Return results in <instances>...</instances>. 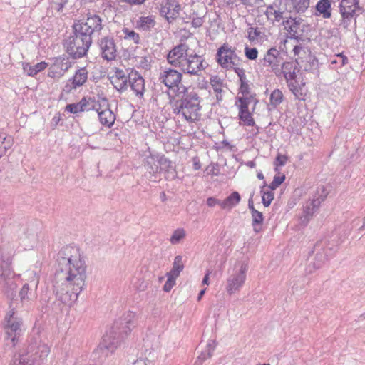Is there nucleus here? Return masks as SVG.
Listing matches in <instances>:
<instances>
[{
	"instance_id": "nucleus-1",
	"label": "nucleus",
	"mask_w": 365,
	"mask_h": 365,
	"mask_svg": "<svg viewBox=\"0 0 365 365\" xmlns=\"http://www.w3.org/2000/svg\"><path fill=\"white\" fill-rule=\"evenodd\" d=\"M57 264L63 282L56 289V295L62 303L71 306L85 287L87 277L86 258L78 247L66 245L58 252Z\"/></svg>"
},
{
	"instance_id": "nucleus-2",
	"label": "nucleus",
	"mask_w": 365,
	"mask_h": 365,
	"mask_svg": "<svg viewBox=\"0 0 365 365\" xmlns=\"http://www.w3.org/2000/svg\"><path fill=\"white\" fill-rule=\"evenodd\" d=\"M168 62L185 73L200 76L207 64L204 58L192 51L186 43L175 46L168 54Z\"/></svg>"
},
{
	"instance_id": "nucleus-3",
	"label": "nucleus",
	"mask_w": 365,
	"mask_h": 365,
	"mask_svg": "<svg viewBox=\"0 0 365 365\" xmlns=\"http://www.w3.org/2000/svg\"><path fill=\"white\" fill-rule=\"evenodd\" d=\"M182 92L185 94L181 99L170 101L173 113L190 123L200 120L202 106L198 94L194 91H189L185 87H182Z\"/></svg>"
},
{
	"instance_id": "nucleus-4",
	"label": "nucleus",
	"mask_w": 365,
	"mask_h": 365,
	"mask_svg": "<svg viewBox=\"0 0 365 365\" xmlns=\"http://www.w3.org/2000/svg\"><path fill=\"white\" fill-rule=\"evenodd\" d=\"M135 314L133 312H128L123 316L121 320V327H115L119 329V331L115 330V328L110 329L103 336L102 341H101L98 351H101L106 356L109 353H113L117 349L120 344V340L127 336L135 327L134 323Z\"/></svg>"
},
{
	"instance_id": "nucleus-5",
	"label": "nucleus",
	"mask_w": 365,
	"mask_h": 365,
	"mask_svg": "<svg viewBox=\"0 0 365 365\" xmlns=\"http://www.w3.org/2000/svg\"><path fill=\"white\" fill-rule=\"evenodd\" d=\"M14 252L6 245L0 250V287L8 296L13 295L17 287L20 275L16 274L12 268Z\"/></svg>"
},
{
	"instance_id": "nucleus-6",
	"label": "nucleus",
	"mask_w": 365,
	"mask_h": 365,
	"mask_svg": "<svg viewBox=\"0 0 365 365\" xmlns=\"http://www.w3.org/2000/svg\"><path fill=\"white\" fill-rule=\"evenodd\" d=\"M280 49L286 53H292V57L294 58L296 61L295 63L304 67L306 71L310 70L312 66L311 64L304 66V62H309L312 66L317 63L314 57L312 56L310 51L298 43L297 38H289L284 40L283 43H281Z\"/></svg>"
},
{
	"instance_id": "nucleus-7",
	"label": "nucleus",
	"mask_w": 365,
	"mask_h": 365,
	"mask_svg": "<svg viewBox=\"0 0 365 365\" xmlns=\"http://www.w3.org/2000/svg\"><path fill=\"white\" fill-rule=\"evenodd\" d=\"M249 269L246 262H237L234 266L228 270V276L226 279L225 290L229 295L239 292L245 284L247 273Z\"/></svg>"
},
{
	"instance_id": "nucleus-8",
	"label": "nucleus",
	"mask_w": 365,
	"mask_h": 365,
	"mask_svg": "<svg viewBox=\"0 0 365 365\" xmlns=\"http://www.w3.org/2000/svg\"><path fill=\"white\" fill-rule=\"evenodd\" d=\"M39 229L37 226L31 225L14 227L13 237L18 242L23 250H30L36 247L40 241Z\"/></svg>"
},
{
	"instance_id": "nucleus-9",
	"label": "nucleus",
	"mask_w": 365,
	"mask_h": 365,
	"mask_svg": "<svg viewBox=\"0 0 365 365\" xmlns=\"http://www.w3.org/2000/svg\"><path fill=\"white\" fill-rule=\"evenodd\" d=\"M92 43V38L74 30L73 35L71 36L65 43L66 51L69 55L75 58L84 56Z\"/></svg>"
},
{
	"instance_id": "nucleus-10",
	"label": "nucleus",
	"mask_w": 365,
	"mask_h": 365,
	"mask_svg": "<svg viewBox=\"0 0 365 365\" xmlns=\"http://www.w3.org/2000/svg\"><path fill=\"white\" fill-rule=\"evenodd\" d=\"M26 351L34 365H41L46 361L51 350L41 336L36 334L29 340Z\"/></svg>"
},
{
	"instance_id": "nucleus-11",
	"label": "nucleus",
	"mask_w": 365,
	"mask_h": 365,
	"mask_svg": "<svg viewBox=\"0 0 365 365\" xmlns=\"http://www.w3.org/2000/svg\"><path fill=\"white\" fill-rule=\"evenodd\" d=\"M216 58L221 67L227 69H233L237 73V69H242L239 67L240 59L235 52V48L228 43H223L217 50Z\"/></svg>"
},
{
	"instance_id": "nucleus-12",
	"label": "nucleus",
	"mask_w": 365,
	"mask_h": 365,
	"mask_svg": "<svg viewBox=\"0 0 365 365\" xmlns=\"http://www.w3.org/2000/svg\"><path fill=\"white\" fill-rule=\"evenodd\" d=\"M4 328L7 339L11 340L13 346H15L24 328L21 318L19 317L14 310L6 315Z\"/></svg>"
},
{
	"instance_id": "nucleus-13",
	"label": "nucleus",
	"mask_w": 365,
	"mask_h": 365,
	"mask_svg": "<svg viewBox=\"0 0 365 365\" xmlns=\"http://www.w3.org/2000/svg\"><path fill=\"white\" fill-rule=\"evenodd\" d=\"M102 29V19L96 14L89 15L85 21H79L73 25V30L79 31L91 38L95 33H98Z\"/></svg>"
},
{
	"instance_id": "nucleus-14",
	"label": "nucleus",
	"mask_w": 365,
	"mask_h": 365,
	"mask_svg": "<svg viewBox=\"0 0 365 365\" xmlns=\"http://www.w3.org/2000/svg\"><path fill=\"white\" fill-rule=\"evenodd\" d=\"M284 63L280 51L274 47L269 48L264 56L262 65L277 76L282 75V64Z\"/></svg>"
},
{
	"instance_id": "nucleus-15",
	"label": "nucleus",
	"mask_w": 365,
	"mask_h": 365,
	"mask_svg": "<svg viewBox=\"0 0 365 365\" xmlns=\"http://www.w3.org/2000/svg\"><path fill=\"white\" fill-rule=\"evenodd\" d=\"M26 274L29 283L24 284L19 292L20 299L23 304L36 299V290L39 282L38 277L34 271H28Z\"/></svg>"
},
{
	"instance_id": "nucleus-16",
	"label": "nucleus",
	"mask_w": 365,
	"mask_h": 365,
	"mask_svg": "<svg viewBox=\"0 0 365 365\" xmlns=\"http://www.w3.org/2000/svg\"><path fill=\"white\" fill-rule=\"evenodd\" d=\"M359 9L357 0H341L339 11L342 17L341 24L344 28L349 26Z\"/></svg>"
},
{
	"instance_id": "nucleus-17",
	"label": "nucleus",
	"mask_w": 365,
	"mask_h": 365,
	"mask_svg": "<svg viewBox=\"0 0 365 365\" xmlns=\"http://www.w3.org/2000/svg\"><path fill=\"white\" fill-rule=\"evenodd\" d=\"M315 256L314 261L311 262L306 268L307 274H312L315 270L321 268L328 260V250L324 248L322 242H318L314 247Z\"/></svg>"
},
{
	"instance_id": "nucleus-18",
	"label": "nucleus",
	"mask_w": 365,
	"mask_h": 365,
	"mask_svg": "<svg viewBox=\"0 0 365 365\" xmlns=\"http://www.w3.org/2000/svg\"><path fill=\"white\" fill-rule=\"evenodd\" d=\"M180 9L181 6L176 0H162L160 4V14L168 23L178 17Z\"/></svg>"
},
{
	"instance_id": "nucleus-19",
	"label": "nucleus",
	"mask_w": 365,
	"mask_h": 365,
	"mask_svg": "<svg viewBox=\"0 0 365 365\" xmlns=\"http://www.w3.org/2000/svg\"><path fill=\"white\" fill-rule=\"evenodd\" d=\"M182 75L180 72L173 68H165L160 72L159 79L168 88H180Z\"/></svg>"
},
{
	"instance_id": "nucleus-20",
	"label": "nucleus",
	"mask_w": 365,
	"mask_h": 365,
	"mask_svg": "<svg viewBox=\"0 0 365 365\" xmlns=\"http://www.w3.org/2000/svg\"><path fill=\"white\" fill-rule=\"evenodd\" d=\"M327 193L324 186H319L317 188L314 197L307 201L304 206V212L307 216L311 217L313 215L321 203L327 197Z\"/></svg>"
},
{
	"instance_id": "nucleus-21",
	"label": "nucleus",
	"mask_w": 365,
	"mask_h": 365,
	"mask_svg": "<svg viewBox=\"0 0 365 365\" xmlns=\"http://www.w3.org/2000/svg\"><path fill=\"white\" fill-rule=\"evenodd\" d=\"M71 66V62L67 58H56L48 69V76L54 79H59L63 76Z\"/></svg>"
},
{
	"instance_id": "nucleus-22",
	"label": "nucleus",
	"mask_w": 365,
	"mask_h": 365,
	"mask_svg": "<svg viewBox=\"0 0 365 365\" xmlns=\"http://www.w3.org/2000/svg\"><path fill=\"white\" fill-rule=\"evenodd\" d=\"M88 73L85 67L77 70L72 78L69 79L64 86V91L71 92L85 84L88 79Z\"/></svg>"
},
{
	"instance_id": "nucleus-23",
	"label": "nucleus",
	"mask_w": 365,
	"mask_h": 365,
	"mask_svg": "<svg viewBox=\"0 0 365 365\" xmlns=\"http://www.w3.org/2000/svg\"><path fill=\"white\" fill-rule=\"evenodd\" d=\"M110 83L120 92H123L128 87L129 74L126 71L115 68L110 76Z\"/></svg>"
},
{
	"instance_id": "nucleus-24",
	"label": "nucleus",
	"mask_w": 365,
	"mask_h": 365,
	"mask_svg": "<svg viewBox=\"0 0 365 365\" xmlns=\"http://www.w3.org/2000/svg\"><path fill=\"white\" fill-rule=\"evenodd\" d=\"M99 47L102 57L107 61H112L116 57V46L112 37L106 36L99 41Z\"/></svg>"
},
{
	"instance_id": "nucleus-25",
	"label": "nucleus",
	"mask_w": 365,
	"mask_h": 365,
	"mask_svg": "<svg viewBox=\"0 0 365 365\" xmlns=\"http://www.w3.org/2000/svg\"><path fill=\"white\" fill-rule=\"evenodd\" d=\"M106 103V106H99V108L94 107L93 108L97 111L98 119L100 123L108 128H111L115 120V115L113 112L109 108L108 104L106 101H105Z\"/></svg>"
},
{
	"instance_id": "nucleus-26",
	"label": "nucleus",
	"mask_w": 365,
	"mask_h": 365,
	"mask_svg": "<svg viewBox=\"0 0 365 365\" xmlns=\"http://www.w3.org/2000/svg\"><path fill=\"white\" fill-rule=\"evenodd\" d=\"M128 83L132 91L138 97H143L145 91L144 78L136 71L129 73Z\"/></svg>"
},
{
	"instance_id": "nucleus-27",
	"label": "nucleus",
	"mask_w": 365,
	"mask_h": 365,
	"mask_svg": "<svg viewBox=\"0 0 365 365\" xmlns=\"http://www.w3.org/2000/svg\"><path fill=\"white\" fill-rule=\"evenodd\" d=\"M158 154L150 155L146 157L145 167L148 173V178L150 181H156L159 175Z\"/></svg>"
},
{
	"instance_id": "nucleus-28",
	"label": "nucleus",
	"mask_w": 365,
	"mask_h": 365,
	"mask_svg": "<svg viewBox=\"0 0 365 365\" xmlns=\"http://www.w3.org/2000/svg\"><path fill=\"white\" fill-rule=\"evenodd\" d=\"M237 74L240 81V91L237 98H246L251 100L256 99L255 95L252 93L250 86L246 80L245 70L237 69Z\"/></svg>"
},
{
	"instance_id": "nucleus-29",
	"label": "nucleus",
	"mask_w": 365,
	"mask_h": 365,
	"mask_svg": "<svg viewBox=\"0 0 365 365\" xmlns=\"http://www.w3.org/2000/svg\"><path fill=\"white\" fill-rule=\"evenodd\" d=\"M290 91L294 95L296 98L303 100L307 94L305 83L300 80L299 77L294 80L287 82Z\"/></svg>"
},
{
	"instance_id": "nucleus-30",
	"label": "nucleus",
	"mask_w": 365,
	"mask_h": 365,
	"mask_svg": "<svg viewBox=\"0 0 365 365\" xmlns=\"http://www.w3.org/2000/svg\"><path fill=\"white\" fill-rule=\"evenodd\" d=\"M331 4L330 0H319L315 6L314 15L322 17L323 19H329L331 16Z\"/></svg>"
},
{
	"instance_id": "nucleus-31",
	"label": "nucleus",
	"mask_w": 365,
	"mask_h": 365,
	"mask_svg": "<svg viewBox=\"0 0 365 365\" xmlns=\"http://www.w3.org/2000/svg\"><path fill=\"white\" fill-rule=\"evenodd\" d=\"M156 24L155 16H140L135 22V28L143 31H150Z\"/></svg>"
},
{
	"instance_id": "nucleus-32",
	"label": "nucleus",
	"mask_w": 365,
	"mask_h": 365,
	"mask_svg": "<svg viewBox=\"0 0 365 365\" xmlns=\"http://www.w3.org/2000/svg\"><path fill=\"white\" fill-rule=\"evenodd\" d=\"M281 68L282 74L284 76L286 82L294 80L298 77L297 75L298 69L295 63L289 61L284 62Z\"/></svg>"
},
{
	"instance_id": "nucleus-33",
	"label": "nucleus",
	"mask_w": 365,
	"mask_h": 365,
	"mask_svg": "<svg viewBox=\"0 0 365 365\" xmlns=\"http://www.w3.org/2000/svg\"><path fill=\"white\" fill-rule=\"evenodd\" d=\"M264 14L267 20L272 24L279 22L284 19L283 12L277 6L270 5L267 7Z\"/></svg>"
},
{
	"instance_id": "nucleus-34",
	"label": "nucleus",
	"mask_w": 365,
	"mask_h": 365,
	"mask_svg": "<svg viewBox=\"0 0 365 365\" xmlns=\"http://www.w3.org/2000/svg\"><path fill=\"white\" fill-rule=\"evenodd\" d=\"M47 66L48 63L45 61L38 63L34 66H32L29 63H23V70L27 76H34L38 73L43 71Z\"/></svg>"
},
{
	"instance_id": "nucleus-35",
	"label": "nucleus",
	"mask_w": 365,
	"mask_h": 365,
	"mask_svg": "<svg viewBox=\"0 0 365 365\" xmlns=\"http://www.w3.org/2000/svg\"><path fill=\"white\" fill-rule=\"evenodd\" d=\"M240 199V194L237 192H233L227 198L221 201V208L230 210L239 204Z\"/></svg>"
},
{
	"instance_id": "nucleus-36",
	"label": "nucleus",
	"mask_w": 365,
	"mask_h": 365,
	"mask_svg": "<svg viewBox=\"0 0 365 365\" xmlns=\"http://www.w3.org/2000/svg\"><path fill=\"white\" fill-rule=\"evenodd\" d=\"M215 349V343L213 340L208 341L206 349L201 354L197 357L195 362V365H201L207 359H210Z\"/></svg>"
},
{
	"instance_id": "nucleus-37",
	"label": "nucleus",
	"mask_w": 365,
	"mask_h": 365,
	"mask_svg": "<svg viewBox=\"0 0 365 365\" xmlns=\"http://www.w3.org/2000/svg\"><path fill=\"white\" fill-rule=\"evenodd\" d=\"M88 105V101L86 98H83L78 103H71L68 104L66 107V110L73 114H76L81 112H83L85 110H88L89 108H87Z\"/></svg>"
},
{
	"instance_id": "nucleus-38",
	"label": "nucleus",
	"mask_w": 365,
	"mask_h": 365,
	"mask_svg": "<svg viewBox=\"0 0 365 365\" xmlns=\"http://www.w3.org/2000/svg\"><path fill=\"white\" fill-rule=\"evenodd\" d=\"M120 38L135 45L139 44L140 41L139 34L134 30H131L127 27L122 29Z\"/></svg>"
},
{
	"instance_id": "nucleus-39",
	"label": "nucleus",
	"mask_w": 365,
	"mask_h": 365,
	"mask_svg": "<svg viewBox=\"0 0 365 365\" xmlns=\"http://www.w3.org/2000/svg\"><path fill=\"white\" fill-rule=\"evenodd\" d=\"M284 29L288 31L290 35L289 38H297L298 29L299 27V22L296 19L289 18L286 21H283Z\"/></svg>"
},
{
	"instance_id": "nucleus-40",
	"label": "nucleus",
	"mask_w": 365,
	"mask_h": 365,
	"mask_svg": "<svg viewBox=\"0 0 365 365\" xmlns=\"http://www.w3.org/2000/svg\"><path fill=\"white\" fill-rule=\"evenodd\" d=\"M10 365H34L29 358V355H26V351L24 350L21 353L15 355Z\"/></svg>"
},
{
	"instance_id": "nucleus-41",
	"label": "nucleus",
	"mask_w": 365,
	"mask_h": 365,
	"mask_svg": "<svg viewBox=\"0 0 365 365\" xmlns=\"http://www.w3.org/2000/svg\"><path fill=\"white\" fill-rule=\"evenodd\" d=\"M11 137L5 133H0V158L6 153V150L12 146Z\"/></svg>"
},
{
	"instance_id": "nucleus-42",
	"label": "nucleus",
	"mask_w": 365,
	"mask_h": 365,
	"mask_svg": "<svg viewBox=\"0 0 365 365\" xmlns=\"http://www.w3.org/2000/svg\"><path fill=\"white\" fill-rule=\"evenodd\" d=\"M262 200L265 207H268L274 199V190L267 187V185L264 183L261 187Z\"/></svg>"
},
{
	"instance_id": "nucleus-43",
	"label": "nucleus",
	"mask_w": 365,
	"mask_h": 365,
	"mask_svg": "<svg viewBox=\"0 0 365 365\" xmlns=\"http://www.w3.org/2000/svg\"><path fill=\"white\" fill-rule=\"evenodd\" d=\"M252 215V225L255 232H259L262 230L261 225L264 221V217L261 212L253 211Z\"/></svg>"
},
{
	"instance_id": "nucleus-44",
	"label": "nucleus",
	"mask_w": 365,
	"mask_h": 365,
	"mask_svg": "<svg viewBox=\"0 0 365 365\" xmlns=\"http://www.w3.org/2000/svg\"><path fill=\"white\" fill-rule=\"evenodd\" d=\"M210 85L214 92L216 93L217 100L221 99V94L222 91V80L217 76H213L210 78Z\"/></svg>"
},
{
	"instance_id": "nucleus-45",
	"label": "nucleus",
	"mask_w": 365,
	"mask_h": 365,
	"mask_svg": "<svg viewBox=\"0 0 365 365\" xmlns=\"http://www.w3.org/2000/svg\"><path fill=\"white\" fill-rule=\"evenodd\" d=\"M257 103V101L256 99L251 100L246 98H237L235 105L238 108L239 111L250 112L248 110L249 105L251 103L255 105Z\"/></svg>"
},
{
	"instance_id": "nucleus-46",
	"label": "nucleus",
	"mask_w": 365,
	"mask_h": 365,
	"mask_svg": "<svg viewBox=\"0 0 365 365\" xmlns=\"http://www.w3.org/2000/svg\"><path fill=\"white\" fill-rule=\"evenodd\" d=\"M292 9L297 12H304L309 6V0H290Z\"/></svg>"
},
{
	"instance_id": "nucleus-47",
	"label": "nucleus",
	"mask_w": 365,
	"mask_h": 365,
	"mask_svg": "<svg viewBox=\"0 0 365 365\" xmlns=\"http://www.w3.org/2000/svg\"><path fill=\"white\" fill-rule=\"evenodd\" d=\"M186 237V231L183 228H178L173 231L170 238V242L172 245L180 243Z\"/></svg>"
},
{
	"instance_id": "nucleus-48",
	"label": "nucleus",
	"mask_w": 365,
	"mask_h": 365,
	"mask_svg": "<svg viewBox=\"0 0 365 365\" xmlns=\"http://www.w3.org/2000/svg\"><path fill=\"white\" fill-rule=\"evenodd\" d=\"M283 93L279 89H274L270 95V103L276 107L283 101Z\"/></svg>"
},
{
	"instance_id": "nucleus-49",
	"label": "nucleus",
	"mask_w": 365,
	"mask_h": 365,
	"mask_svg": "<svg viewBox=\"0 0 365 365\" xmlns=\"http://www.w3.org/2000/svg\"><path fill=\"white\" fill-rule=\"evenodd\" d=\"M159 174L163 171H169L172 168L171 162L163 155H158Z\"/></svg>"
},
{
	"instance_id": "nucleus-50",
	"label": "nucleus",
	"mask_w": 365,
	"mask_h": 365,
	"mask_svg": "<svg viewBox=\"0 0 365 365\" xmlns=\"http://www.w3.org/2000/svg\"><path fill=\"white\" fill-rule=\"evenodd\" d=\"M239 118L246 125L252 126L255 124L254 119L250 112L239 111Z\"/></svg>"
},
{
	"instance_id": "nucleus-51",
	"label": "nucleus",
	"mask_w": 365,
	"mask_h": 365,
	"mask_svg": "<svg viewBox=\"0 0 365 365\" xmlns=\"http://www.w3.org/2000/svg\"><path fill=\"white\" fill-rule=\"evenodd\" d=\"M330 63L331 65H339V67H342L348 63V58L343 53H339L330 60Z\"/></svg>"
},
{
	"instance_id": "nucleus-52",
	"label": "nucleus",
	"mask_w": 365,
	"mask_h": 365,
	"mask_svg": "<svg viewBox=\"0 0 365 365\" xmlns=\"http://www.w3.org/2000/svg\"><path fill=\"white\" fill-rule=\"evenodd\" d=\"M285 180V176L282 175H275L274 177V179L272 182L269 184V185H267V187L274 190L276 188H277Z\"/></svg>"
},
{
	"instance_id": "nucleus-53",
	"label": "nucleus",
	"mask_w": 365,
	"mask_h": 365,
	"mask_svg": "<svg viewBox=\"0 0 365 365\" xmlns=\"http://www.w3.org/2000/svg\"><path fill=\"white\" fill-rule=\"evenodd\" d=\"M67 3L68 0H52L51 8L57 11H61Z\"/></svg>"
},
{
	"instance_id": "nucleus-54",
	"label": "nucleus",
	"mask_w": 365,
	"mask_h": 365,
	"mask_svg": "<svg viewBox=\"0 0 365 365\" xmlns=\"http://www.w3.org/2000/svg\"><path fill=\"white\" fill-rule=\"evenodd\" d=\"M245 54L248 59L255 60L257 58L258 51L255 48L246 47L245 48Z\"/></svg>"
},
{
	"instance_id": "nucleus-55",
	"label": "nucleus",
	"mask_w": 365,
	"mask_h": 365,
	"mask_svg": "<svg viewBox=\"0 0 365 365\" xmlns=\"http://www.w3.org/2000/svg\"><path fill=\"white\" fill-rule=\"evenodd\" d=\"M173 268L175 269L176 271H179L181 272L184 268V264L182 262V257L180 255L176 256L175 257Z\"/></svg>"
},
{
	"instance_id": "nucleus-56",
	"label": "nucleus",
	"mask_w": 365,
	"mask_h": 365,
	"mask_svg": "<svg viewBox=\"0 0 365 365\" xmlns=\"http://www.w3.org/2000/svg\"><path fill=\"white\" fill-rule=\"evenodd\" d=\"M261 32L258 30L257 28L251 27L248 29V38L251 41H254L258 38Z\"/></svg>"
},
{
	"instance_id": "nucleus-57",
	"label": "nucleus",
	"mask_w": 365,
	"mask_h": 365,
	"mask_svg": "<svg viewBox=\"0 0 365 365\" xmlns=\"http://www.w3.org/2000/svg\"><path fill=\"white\" fill-rule=\"evenodd\" d=\"M206 203L208 207H213L215 205H220L221 207V200L216 199L215 197H210L207 199Z\"/></svg>"
},
{
	"instance_id": "nucleus-58",
	"label": "nucleus",
	"mask_w": 365,
	"mask_h": 365,
	"mask_svg": "<svg viewBox=\"0 0 365 365\" xmlns=\"http://www.w3.org/2000/svg\"><path fill=\"white\" fill-rule=\"evenodd\" d=\"M204 23V19L202 17L195 16L192 19L191 24L194 28L200 27Z\"/></svg>"
},
{
	"instance_id": "nucleus-59",
	"label": "nucleus",
	"mask_w": 365,
	"mask_h": 365,
	"mask_svg": "<svg viewBox=\"0 0 365 365\" xmlns=\"http://www.w3.org/2000/svg\"><path fill=\"white\" fill-rule=\"evenodd\" d=\"M175 284V280L168 277V279L163 286V290L168 292L170 291V289L174 287Z\"/></svg>"
},
{
	"instance_id": "nucleus-60",
	"label": "nucleus",
	"mask_w": 365,
	"mask_h": 365,
	"mask_svg": "<svg viewBox=\"0 0 365 365\" xmlns=\"http://www.w3.org/2000/svg\"><path fill=\"white\" fill-rule=\"evenodd\" d=\"M287 161V157L283 155H278L276 158L277 165L283 166Z\"/></svg>"
},
{
	"instance_id": "nucleus-61",
	"label": "nucleus",
	"mask_w": 365,
	"mask_h": 365,
	"mask_svg": "<svg viewBox=\"0 0 365 365\" xmlns=\"http://www.w3.org/2000/svg\"><path fill=\"white\" fill-rule=\"evenodd\" d=\"M243 4L247 6H254L261 4L263 0H240Z\"/></svg>"
},
{
	"instance_id": "nucleus-62",
	"label": "nucleus",
	"mask_w": 365,
	"mask_h": 365,
	"mask_svg": "<svg viewBox=\"0 0 365 365\" xmlns=\"http://www.w3.org/2000/svg\"><path fill=\"white\" fill-rule=\"evenodd\" d=\"M180 272L176 271L175 269L172 268V269L167 273V277H169L170 279H173L174 280L176 279V278L180 275Z\"/></svg>"
},
{
	"instance_id": "nucleus-63",
	"label": "nucleus",
	"mask_w": 365,
	"mask_h": 365,
	"mask_svg": "<svg viewBox=\"0 0 365 365\" xmlns=\"http://www.w3.org/2000/svg\"><path fill=\"white\" fill-rule=\"evenodd\" d=\"M180 272L176 271L175 269L172 268V269L167 273V277H169L170 279H173L174 280L176 279V278L180 275Z\"/></svg>"
},
{
	"instance_id": "nucleus-64",
	"label": "nucleus",
	"mask_w": 365,
	"mask_h": 365,
	"mask_svg": "<svg viewBox=\"0 0 365 365\" xmlns=\"http://www.w3.org/2000/svg\"><path fill=\"white\" fill-rule=\"evenodd\" d=\"M121 2L128 3L131 5H141L145 0H120Z\"/></svg>"
}]
</instances>
